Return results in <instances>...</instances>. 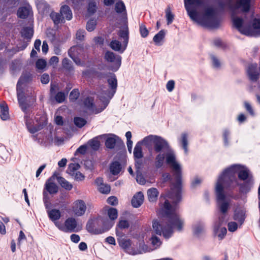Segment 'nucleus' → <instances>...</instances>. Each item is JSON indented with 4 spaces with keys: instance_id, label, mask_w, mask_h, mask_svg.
<instances>
[{
    "instance_id": "1",
    "label": "nucleus",
    "mask_w": 260,
    "mask_h": 260,
    "mask_svg": "<svg viewBox=\"0 0 260 260\" xmlns=\"http://www.w3.org/2000/svg\"><path fill=\"white\" fill-rule=\"evenodd\" d=\"M154 151L158 153L155 157L156 168H161L166 158L167 164L172 168L176 182L171 188L167 197L173 200L172 205L166 200L161 209L162 214L165 218L159 222L153 220L152 228L155 233L162 235L166 239L170 238L175 230L182 231L184 221L177 213L176 204L181 200V166L176 160L174 152L170 148L167 141L162 138L157 136L153 145Z\"/></svg>"
},
{
    "instance_id": "2",
    "label": "nucleus",
    "mask_w": 260,
    "mask_h": 260,
    "mask_svg": "<svg viewBox=\"0 0 260 260\" xmlns=\"http://www.w3.org/2000/svg\"><path fill=\"white\" fill-rule=\"evenodd\" d=\"M251 0H220L218 5L223 9L228 6L231 11V18L234 26L242 34L249 36H260V20L254 19L252 26L247 27L246 18L239 17L240 11L242 13L248 12L250 8Z\"/></svg>"
},
{
    "instance_id": "3",
    "label": "nucleus",
    "mask_w": 260,
    "mask_h": 260,
    "mask_svg": "<svg viewBox=\"0 0 260 260\" xmlns=\"http://www.w3.org/2000/svg\"><path fill=\"white\" fill-rule=\"evenodd\" d=\"M184 3L187 14L192 21L206 27L214 28L219 26L220 21L213 8L205 9L203 16H200L198 9L204 6V0H184Z\"/></svg>"
},
{
    "instance_id": "4",
    "label": "nucleus",
    "mask_w": 260,
    "mask_h": 260,
    "mask_svg": "<svg viewBox=\"0 0 260 260\" xmlns=\"http://www.w3.org/2000/svg\"><path fill=\"white\" fill-rule=\"evenodd\" d=\"M236 174H238L240 180L245 181L247 179H249L248 182L241 185L240 188L241 192L245 193L248 192L251 186L250 181L249 171L245 167L240 165H233L223 172L222 174L219 177L216 183L215 192H216V187L218 184H219L221 187L222 193L223 194H224L223 193L224 188L234 187L238 185L236 176Z\"/></svg>"
},
{
    "instance_id": "5",
    "label": "nucleus",
    "mask_w": 260,
    "mask_h": 260,
    "mask_svg": "<svg viewBox=\"0 0 260 260\" xmlns=\"http://www.w3.org/2000/svg\"><path fill=\"white\" fill-rule=\"evenodd\" d=\"M217 207L219 210L218 218L214 223L213 234L219 240L223 239L227 233L226 228L222 226L229 218L228 211L230 208V200L226 198L225 195L222 193V188L218 184L216 187Z\"/></svg>"
},
{
    "instance_id": "6",
    "label": "nucleus",
    "mask_w": 260,
    "mask_h": 260,
    "mask_svg": "<svg viewBox=\"0 0 260 260\" xmlns=\"http://www.w3.org/2000/svg\"><path fill=\"white\" fill-rule=\"evenodd\" d=\"M107 78L109 89L103 90L99 95L100 100L103 104V107L100 109H96L93 103V99L91 97H87L83 101L84 108L86 112L89 113L98 114L101 112L108 105L110 100L116 92L117 87V80L115 74L108 73L106 75Z\"/></svg>"
},
{
    "instance_id": "7",
    "label": "nucleus",
    "mask_w": 260,
    "mask_h": 260,
    "mask_svg": "<svg viewBox=\"0 0 260 260\" xmlns=\"http://www.w3.org/2000/svg\"><path fill=\"white\" fill-rule=\"evenodd\" d=\"M128 25L125 24L124 26L121 27L118 32V36L123 39L122 44L117 40H113L110 43V47L112 49L115 51L123 53L126 49L128 42Z\"/></svg>"
},
{
    "instance_id": "8",
    "label": "nucleus",
    "mask_w": 260,
    "mask_h": 260,
    "mask_svg": "<svg viewBox=\"0 0 260 260\" xmlns=\"http://www.w3.org/2000/svg\"><path fill=\"white\" fill-rule=\"evenodd\" d=\"M29 79V76L23 75L20 78L17 84V92L18 100L22 110L26 112L27 109V105L25 102V98L23 92L22 85Z\"/></svg>"
},
{
    "instance_id": "9",
    "label": "nucleus",
    "mask_w": 260,
    "mask_h": 260,
    "mask_svg": "<svg viewBox=\"0 0 260 260\" xmlns=\"http://www.w3.org/2000/svg\"><path fill=\"white\" fill-rule=\"evenodd\" d=\"M104 58L106 61L113 63L110 69L113 71H117L121 64V57L113 52L108 51L105 52Z\"/></svg>"
},
{
    "instance_id": "10",
    "label": "nucleus",
    "mask_w": 260,
    "mask_h": 260,
    "mask_svg": "<svg viewBox=\"0 0 260 260\" xmlns=\"http://www.w3.org/2000/svg\"><path fill=\"white\" fill-rule=\"evenodd\" d=\"M86 211V206L84 201L78 200L75 201L72 207V211L75 215L81 216Z\"/></svg>"
},
{
    "instance_id": "11",
    "label": "nucleus",
    "mask_w": 260,
    "mask_h": 260,
    "mask_svg": "<svg viewBox=\"0 0 260 260\" xmlns=\"http://www.w3.org/2000/svg\"><path fill=\"white\" fill-rule=\"evenodd\" d=\"M64 232H77L81 230L76 219L74 217L67 218L64 222Z\"/></svg>"
},
{
    "instance_id": "12",
    "label": "nucleus",
    "mask_w": 260,
    "mask_h": 260,
    "mask_svg": "<svg viewBox=\"0 0 260 260\" xmlns=\"http://www.w3.org/2000/svg\"><path fill=\"white\" fill-rule=\"evenodd\" d=\"M119 246L126 252L132 255L139 253L132 248L131 241L128 239H122L118 240Z\"/></svg>"
},
{
    "instance_id": "13",
    "label": "nucleus",
    "mask_w": 260,
    "mask_h": 260,
    "mask_svg": "<svg viewBox=\"0 0 260 260\" xmlns=\"http://www.w3.org/2000/svg\"><path fill=\"white\" fill-rule=\"evenodd\" d=\"M115 10L117 13H121L123 16L122 21L123 23V26L126 24L127 25V19L126 16V13L125 7L122 2H118L115 4Z\"/></svg>"
},
{
    "instance_id": "14",
    "label": "nucleus",
    "mask_w": 260,
    "mask_h": 260,
    "mask_svg": "<svg viewBox=\"0 0 260 260\" xmlns=\"http://www.w3.org/2000/svg\"><path fill=\"white\" fill-rule=\"evenodd\" d=\"M247 74L249 79L252 82H256L258 79L259 73L257 70L256 64H251L248 66Z\"/></svg>"
},
{
    "instance_id": "15",
    "label": "nucleus",
    "mask_w": 260,
    "mask_h": 260,
    "mask_svg": "<svg viewBox=\"0 0 260 260\" xmlns=\"http://www.w3.org/2000/svg\"><path fill=\"white\" fill-rule=\"evenodd\" d=\"M32 14V8L29 5L20 7L17 13L18 17L21 19H25Z\"/></svg>"
},
{
    "instance_id": "16",
    "label": "nucleus",
    "mask_w": 260,
    "mask_h": 260,
    "mask_svg": "<svg viewBox=\"0 0 260 260\" xmlns=\"http://www.w3.org/2000/svg\"><path fill=\"white\" fill-rule=\"evenodd\" d=\"M157 137V136L151 135L145 137L141 141L139 142H141V145H144L150 151L152 149V146L154 145Z\"/></svg>"
},
{
    "instance_id": "17",
    "label": "nucleus",
    "mask_w": 260,
    "mask_h": 260,
    "mask_svg": "<svg viewBox=\"0 0 260 260\" xmlns=\"http://www.w3.org/2000/svg\"><path fill=\"white\" fill-rule=\"evenodd\" d=\"M60 13L64 20L65 19L67 20H70L73 17L72 12L69 6L67 5L61 6L60 9Z\"/></svg>"
},
{
    "instance_id": "18",
    "label": "nucleus",
    "mask_w": 260,
    "mask_h": 260,
    "mask_svg": "<svg viewBox=\"0 0 260 260\" xmlns=\"http://www.w3.org/2000/svg\"><path fill=\"white\" fill-rule=\"evenodd\" d=\"M144 196L141 192H138L132 200V205L135 208L140 207L143 202Z\"/></svg>"
},
{
    "instance_id": "19",
    "label": "nucleus",
    "mask_w": 260,
    "mask_h": 260,
    "mask_svg": "<svg viewBox=\"0 0 260 260\" xmlns=\"http://www.w3.org/2000/svg\"><path fill=\"white\" fill-rule=\"evenodd\" d=\"M45 189L50 193V194H55L58 192V189L56 184L52 182L51 179H48L46 183Z\"/></svg>"
},
{
    "instance_id": "20",
    "label": "nucleus",
    "mask_w": 260,
    "mask_h": 260,
    "mask_svg": "<svg viewBox=\"0 0 260 260\" xmlns=\"http://www.w3.org/2000/svg\"><path fill=\"white\" fill-rule=\"evenodd\" d=\"M46 211L49 219L53 222L58 220L61 217V212L58 209H50Z\"/></svg>"
},
{
    "instance_id": "21",
    "label": "nucleus",
    "mask_w": 260,
    "mask_h": 260,
    "mask_svg": "<svg viewBox=\"0 0 260 260\" xmlns=\"http://www.w3.org/2000/svg\"><path fill=\"white\" fill-rule=\"evenodd\" d=\"M166 36V31L165 30H160L156 34L153 38V41L155 44L157 46H161L162 45L165 37Z\"/></svg>"
},
{
    "instance_id": "22",
    "label": "nucleus",
    "mask_w": 260,
    "mask_h": 260,
    "mask_svg": "<svg viewBox=\"0 0 260 260\" xmlns=\"http://www.w3.org/2000/svg\"><path fill=\"white\" fill-rule=\"evenodd\" d=\"M0 116L3 120H6L9 118L8 107L5 102L0 105Z\"/></svg>"
},
{
    "instance_id": "23",
    "label": "nucleus",
    "mask_w": 260,
    "mask_h": 260,
    "mask_svg": "<svg viewBox=\"0 0 260 260\" xmlns=\"http://www.w3.org/2000/svg\"><path fill=\"white\" fill-rule=\"evenodd\" d=\"M245 211L241 209H236L234 215V219L237 221L241 225L245 220Z\"/></svg>"
},
{
    "instance_id": "24",
    "label": "nucleus",
    "mask_w": 260,
    "mask_h": 260,
    "mask_svg": "<svg viewBox=\"0 0 260 260\" xmlns=\"http://www.w3.org/2000/svg\"><path fill=\"white\" fill-rule=\"evenodd\" d=\"M119 139L118 137L114 135H110L106 139L105 145L109 149H113L114 148L115 144Z\"/></svg>"
},
{
    "instance_id": "25",
    "label": "nucleus",
    "mask_w": 260,
    "mask_h": 260,
    "mask_svg": "<svg viewBox=\"0 0 260 260\" xmlns=\"http://www.w3.org/2000/svg\"><path fill=\"white\" fill-rule=\"evenodd\" d=\"M35 3L39 13L44 14L48 10V5L44 0H35Z\"/></svg>"
},
{
    "instance_id": "26",
    "label": "nucleus",
    "mask_w": 260,
    "mask_h": 260,
    "mask_svg": "<svg viewBox=\"0 0 260 260\" xmlns=\"http://www.w3.org/2000/svg\"><path fill=\"white\" fill-rule=\"evenodd\" d=\"M94 222L93 221H88L86 225V229L87 231L93 234H100L104 233L105 231L103 229H97L94 228Z\"/></svg>"
},
{
    "instance_id": "27",
    "label": "nucleus",
    "mask_w": 260,
    "mask_h": 260,
    "mask_svg": "<svg viewBox=\"0 0 260 260\" xmlns=\"http://www.w3.org/2000/svg\"><path fill=\"white\" fill-rule=\"evenodd\" d=\"M109 169L113 175H116L120 172L122 167L119 162L115 161L110 164Z\"/></svg>"
},
{
    "instance_id": "28",
    "label": "nucleus",
    "mask_w": 260,
    "mask_h": 260,
    "mask_svg": "<svg viewBox=\"0 0 260 260\" xmlns=\"http://www.w3.org/2000/svg\"><path fill=\"white\" fill-rule=\"evenodd\" d=\"M83 50V48L80 46H75L71 47L68 51V54L70 57L78 56Z\"/></svg>"
},
{
    "instance_id": "29",
    "label": "nucleus",
    "mask_w": 260,
    "mask_h": 260,
    "mask_svg": "<svg viewBox=\"0 0 260 260\" xmlns=\"http://www.w3.org/2000/svg\"><path fill=\"white\" fill-rule=\"evenodd\" d=\"M159 194L158 190L155 188H151L147 190V196L150 202H155L157 200Z\"/></svg>"
},
{
    "instance_id": "30",
    "label": "nucleus",
    "mask_w": 260,
    "mask_h": 260,
    "mask_svg": "<svg viewBox=\"0 0 260 260\" xmlns=\"http://www.w3.org/2000/svg\"><path fill=\"white\" fill-rule=\"evenodd\" d=\"M106 135H101L95 137L88 142V145L94 150H97L100 147V142L98 140L99 137H106Z\"/></svg>"
},
{
    "instance_id": "31",
    "label": "nucleus",
    "mask_w": 260,
    "mask_h": 260,
    "mask_svg": "<svg viewBox=\"0 0 260 260\" xmlns=\"http://www.w3.org/2000/svg\"><path fill=\"white\" fill-rule=\"evenodd\" d=\"M133 154L135 158H142L143 153L142 152L141 142H138L136 144L134 148Z\"/></svg>"
},
{
    "instance_id": "32",
    "label": "nucleus",
    "mask_w": 260,
    "mask_h": 260,
    "mask_svg": "<svg viewBox=\"0 0 260 260\" xmlns=\"http://www.w3.org/2000/svg\"><path fill=\"white\" fill-rule=\"evenodd\" d=\"M50 16L55 24L64 22V20L60 13L52 12Z\"/></svg>"
},
{
    "instance_id": "33",
    "label": "nucleus",
    "mask_w": 260,
    "mask_h": 260,
    "mask_svg": "<svg viewBox=\"0 0 260 260\" xmlns=\"http://www.w3.org/2000/svg\"><path fill=\"white\" fill-rule=\"evenodd\" d=\"M188 135L186 133H182L181 134V138L179 140V142L181 143L183 149L186 154L188 153Z\"/></svg>"
},
{
    "instance_id": "34",
    "label": "nucleus",
    "mask_w": 260,
    "mask_h": 260,
    "mask_svg": "<svg viewBox=\"0 0 260 260\" xmlns=\"http://www.w3.org/2000/svg\"><path fill=\"white\" fill-rule=\"evenodd\" d=\"M57 181L62 187L66 190H71L73 188V185L69 181L66 180L64 178L61 177H58L57 178Z\"/></svg>"
},
{
    "instance_id": "35",
    "label": "nucleus",
    "mask_w": 260,
    "mask_h": 260,
    "mask_svg": "<svg viewBox=\"0 0 260 260\" xmlns=\"http://www.w3.org/2000/svg\"><path fill=\"white\" fill-rule=\"evenodd\" d=\"M85 0H67L68 4L71 5L75 9H80L84 5Z\"/></svg>"
},
{
    "instance_id": "36",
    "label": "nucleus",
    "mask_w": 260,
    "mask_h": 260,
    "mask_svg": "<svg viewBox=\"0 0 260 260\" xmlns=\"http://www.w3.org/2000/svg\"><path fill=\"white\" fill-rule=\"evenodd\" d=\"M193 232L194 235L199 236L204 232V225L203 223H198L193 228Z\"/></svg>"
},
{
    "instance_id": "37",
    "label": "nucleus",
    "mask_w": 260,
    "mask_h": 260,
    "mask_svg": "<svg viewBox=\"0 0 260 260\" xmlns=\"http://www.w3.org/2000/svg\"><path fill=\"white\" fill-rule=\"evenodd\" d=\"M34 31L31 27H24L21 31L22 36L26 39H30L33 36Z\"/></svg>"
},
{
    "instance_id": "38",
    "label": "nucleus",
    "mask_w": 260,
    "mask_h": 260,
    "mask_svg": "<svg viewBox=\"0 0 260 260\" xmlns=\"http://www.w3.org/2000/svg\"><path fill=\"white\" fill-rule=\"evenodd\" d=\"M107 214L111 221L116 219L118 216L117 210L114 208H109L107 210Z\"/></svg>"
},
{
    "instance_id": "39",
    "label": "nucleus",
    "mask_w": 260,
    "mask_h": 260,
    "mask_svg": "<svg viewBox=\"0 0 260 260\" xmlns=\"http://www.w3.org/2000/svg\"><path fill=\"white\" fill-rule=\"evenodd\" d=\"M80 166L77 164H71L69 165L67 172L72 176H74L76 172L79 169Z\"/></svg>"
},
{
    "instance_id": "40",
    "label": "nucleus",
    "mask_w": 260,
    "mask_h": 260,
    "mask_svg": "<svg viewBox=\"0 0 260 260\" xmlns=\"http://www.w3.org/2000/svg\"><path fill=\"white\" fill-rule=\"evenodd\" d=\"M210 58L213 68L219 69L221 67V62L219 59L214 55H211Z\"/></svg>"
},
{
    "instance_id": "41",
    "label": "nucleus",
    "mask_w": 260,
    "mask_h": 260,
    "mask_svg": "<svg viewBox=\"0 0 260 260\" xmlns=\"http://www.w3.org/2000/svg\"><path fill=\"white\" fill-rule=\"evenodd\" d=\"M97 9L96 3L93 1L88 3L87 11L89 14H93L95 12Z\"/></svg>"
},
{
    "instance_id": "42",
    "label": "nucleus",
    "mask_w": 260,
    "mask_h": 260,
    "mask_svg": "<svg viewBox=\"0 0 260 260\" xmlns=\"http://www.w3.org/2000/svg\"><path fill=\"white\" fill-rule=\"evenodd\" d=\"M96 25V21L94 19L89 20L86 24V29L88 31H91L93 30Z\"/></svg>"
},
{
    "instance_id": "43",
    "label": "nucleus",
    "mask_w": 260,
    "mask_h": 260,
    "mask_svg": "<svg viewBox=\"0 0 260 260\" xmlns=\"http://www.w3.org/2000/svg\"><path fill=\"white\" fill-rule=\"evenodd\" d=\"M74 121L75 124L79 127H82L86 123V121L81 117H75Z\"/></svg>"
},
{
    "instance_id": "44",
    "label": "nucleus",
    "mask_w": 260,
    "mask_h": 260,
    "mask_svg": "<svg viewBox=\"0 0 260 260\" xmlns=\"http://www.w3.org/2000/svg\"><path fill=\"white\" fill-rule=\"evenodd\" d=\"M43 202L46 211L50 209L51 203L49 201L48 194L45 191H43Z\"/></svg>"
},
{
    "instance_id": "45",
    "label": "nucleus",
    "mask_w": 260,
    "mask_h": 260,
    "mask_svg": "<svg viewBox=\"0 0 260 260\" xmlns=\"http://www.w3.org/2000/svg\"><path fill=\"white\" fill-rule=\"evenodd\" d=\"M139 30L141 36L143 38H146L149 34V30L146 28V26L143 24H140Z\"/></svg>"
},
{
    "instance_id": "46",
    "label": "nucleus",
    "mask_w": 260,
    "mask_h": 260,
    "mask_svg": "<svg viewBox=\"0 0 260 260\" xmlns=\"http://www.w3.org/2000/svg\"><path fill=\"white\" fill-rule=\"evenodd\" d=\"M25 118L26 124L27 125V128H28L29 132L32 134H34L36 132H37L38 130V129L36 127H32L31 126V122L29 121V120L27 116L25 115Z\"/></svg>"
},
{
    "instance_id": "47",
    "label": "nucleus",
    "mask_w": 260,
    "mask_h": 260,
    "mask_svg": "<svg viewBox=\"0 0 260 260\" xmlns=\"http://www.w3.org/2000/svg\"><path fill=\"white\" fill-rule=\"evenodd\" d=\"M66 94L63 92H58L55 95V100L59 103H62L66 99Z\"/></svg>"
},
{
    "instance_id": "48",
    "label": "nucleus",
    "mask_w": 260,
    "mask_h": 260,
    "mask_svg": "<svg viewBox=\"0 0 260 260\" xmlns=\"http://www.w3.org/2000/svg\"><path fill=\"white\" fill-rule=\"evenodd\" d=\"M151 244L155 247V248H158L161 244V242L159 238L155 236H153L151 237Z\"/></svg>"
},
{
    "instance_id": "49",
    "label": "nucleus",
    "mask_w": 260,
    "mask_h": 260,
    "mask_svg": "<svg viewBox=\"0 0 260 260\" xmlns=\"http://www.w3.org/2000/svg\"><path fill=\"white\" fill-rule=\"evenodd\" d=\"M99 190L101 192L107 194L110 192L111 188L109 185L103 184L99 187Z\"/></svg>"
},
{
    "instance_id": "50",
    "label": "nucleus",
    "mask_w": 260,
    "mask_h": 260,
    "mask_svg": "<svg viewBox=\"0 0 260 260\" xmlns=\"http://www.w3.org/2000/svg\"><path fill=\"white\" fill-rule=\"evenodd\" d=\"M36 65L38 69L43 70L46 66V61L44 59H39L37 61Z\"/></svg>"
},
{
    "instance_id": "51",
    "label": "nucleus",
    "mask_w": 260,
    "mask_h": 260,
    "mask_svg": "<svg viewBox=\"0 0 260 260\" xmlns=\"http://www.w3.org/2000/svg\"><path fill=\"white\" fill-rule=\"evenodd\" d=\"M129 226V223L126 220H120L117 227L121 230L127 229Z\"/></svg>"
},
{
    "instance_id": "52",
    "label": "nucleus",
    "mask_w": 260,
    "mask_h": 260,
    "mask_svg": "<svg viewBox=\"0 0 260 260\" xmlns=\"http://www.w3.org/2000/svg\"><path fill=\"white\" fill-rule=\"evenodd\" d=\"M79 95V92L78 89H73L70 94V99L71 101L76 100Z\"/></svg>"
},
{
    "instance_id": "53",
    "label": "nucleus",
    "mask_w": 260,
    "mask_h": 260,
    "mask_svg": "<svg viewBox=\"0 0 260 260\" xmlns=\"http://www.w3.org/2000/svg\"><path fill=\"white\" fill-rule=\"evenodd\" d=\"M166 18L167 20V24H171L174 20V15L171 12L170 10L166 11Z\"/></svg>"
},
{
    "instance_id": "54",
    "label": "nucleus",
    "mask_w": 260,
    "mask_h": 260,
    "mask_svg": "<svg viewBox=\"0 0 260 260\" xmlns=\"http://www.w3.org/2000/svg\"><path fill=\"white\" fill-rule=\"evenodd\" d=\"M228 227L230 232H234L238 229V223L234 221L230 222L228 224Z\"/></svg>"
},
{
    "instance_id": "55",
    "label": "nucleus",
    "mask_w": 260,
    "mask_h": 260,
    "mask_svg": "<svg viewBox=\"0 0 260 260\" xmlns=\"http://www.w3.org/2000/svg\"><path fill=\"white\" fill-rule=\"evenodd\" d=\"M62 66L64 68L71 70L72 69L71 62L68 58H64L62 61Z\"/></svg>"
},
{
    "instance_id": "56",
    "label": "nucleus",
    "mask_w": 260,
    "mask_h": 260,
    "mask_svg": "<svg viewBox=\"0 0 260 260\" xmlns=\"http://www.w3.org/2000/svg\"><path fill=\"white\" fill-rule=\"evenodd\" d=\"M87 149V146L86 145H83L80 146L75 152V155H77V153L81 154H84L86 152Z\"/></svg>"
},
{
    "instance_id": "57",
    "label": "nucleus",
    "mask_w": 260,
    "mask_h": 260,
    "mask_svg": "<svg viewBox=\"0 0 260 260\" xmlns=\"http://www.w3.org/2000/svg\"><path fill=\"white\" fill-rule=\"evenodd\" d=\"M107 203L111 205H116L118 204V200L116 197L111 196L108 198Z\"/></svg>"
},
{
    "instance_id": "58",
    "label": "nucleus",
    "mask_w": 260,
    "mask_h": 260,
    "mask_svg": "<svg viewBox=\"0 0 260 260\" xmlns=\"http://www.w3.org/2000/svg\"><path fill=\"white\" fill-rule=\"evenodd\" d=\"M85 31L84 30H79L77 31L76 36V39L79 40H83L84 38Z\"/></svg>"
},
{
    "instance_id": "59",
    "label": "nucleus",
    "mask_w": 260,
    "mask_h": 260,
    "mask_svg": "<svg viewBox=\"0 0 260 260\" xmlns=\"http://www.w3.org/2000/svg\"><path fill=\"white\" fill-rule=\"evenodd\" d=\"M244 106L247 111L251 115H254V112L252 109V107L249 103H248L247 102H245Z\"/></svg>"
},
{
    "instance_id": "60",
    "label": "nucleus",
    "mask_w": 260,
    "mask_h": 260,
    "mask_svg": "<svg viewBox=\"0 0 260 260\" xmlns=\"http://www.w3.org/2000/svg\"><path fill=\"white\" fill-rule=\"evenodd\" d=\"M175 86V82L173 80L169 81L166 85V88L168 91L171 92L173 90Z\"/></svg>"
},
{
    "instance_id": "61",
    "label": "nucleus",
    "mask_w": 260,
    "mask_h": 260,
    "mask_svg": "<svg viewBox=\"0 0 260 260\" xmlns=\"http://www.w3.org/2000/svg\"><path fill=\"white\" fill-rule=\"evenodd\" d=\"M50 80L48 75L44 74L41 77V81L43 84H47L49 82Z\"/></svg>"
},
{
    "instance_id": "62",
    "label": "nucleus",
    "mask_w": 260,
    "mask_h": 260,
    "mask_svg": "<svg viewBox=\"0 0 260 260\" xmlns=\"http://www.w3.org/2000/svg\"><path fill=\"white\" fill-rule=\"evenodd\" d=\"M74 176L75 179L77 181H81L84 179V176L78 171L75 173Z\"/></svg>"
},
{
    "instance_id": "63",
    "label": "nucleus",
    "mask_w": 260,
    "mask_h": 260,
    "mask_svg": "<svg viewBox=\"0 0 260 260\" xmlns=\"http://www.w3.org/2000/svg\"><path fill=\"white\" fill-rule=\"evenodd\" d=\"M71 240L75 243H77L79 242L80 240V238L79 235L76 234H72L71 235Z\"/></svg>"
},
{
    "instance_id": "64",
    "label": "nucleus",
    "mask_w": 260,
    "mask_h": 260,
    "mask_svg": "<svg viewBox=\"0 0 260 260\" xmlns=\"http://www.w3.org/2000/svg\"><path fill=\"white\" fill-rule=\"evenodd\" d=\"M136 180L137 182L141 185H143L145 183V180L141 175L138 174L137 175Z\"/></svg>"
}]
</instances>
